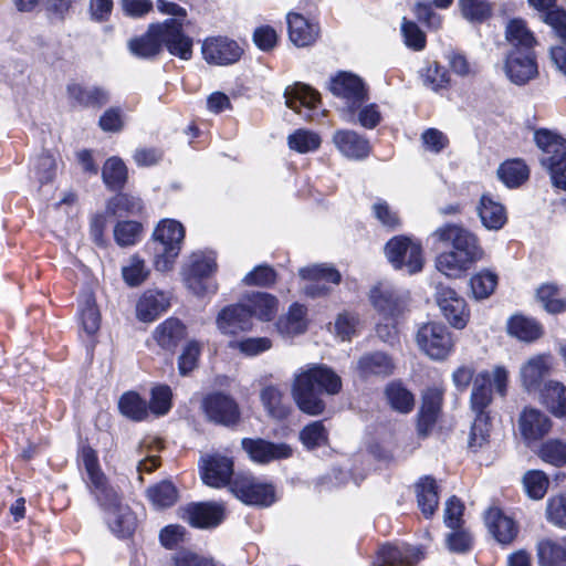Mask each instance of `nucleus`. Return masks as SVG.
<instances>
[{
    "instance_id": "nucleus-53",
    "label": "nucleus",
    "mask_w": 566,
    "mask_h": 566,
    "mask_svg": "<svg viewBox=\"0 0 566 566\" xmlns=\"http://www.w3.org/2000/svg\"><path fill=\"white\" fill-rule=\"evenodd\" d=\"M102 177L105 185L111 189H119L127 178V168L118 157H111L103 167Z\"/></svg>"
},
{
    "instance_id": "nucleus-58",
    "label": "nucleus",
    "mask_w": 566,
    "mask_h": 566,
    "mask_svg": "<svg viewBox=\"0 0 566 566\" xmlns=\"http://www.w3.org/2000/svg\"><path fill=\"white\" fill-rule=\"evenodd\" d=\"M545 516L552 525L566 530V492L548 497Z\"/></svg>"
},
{
    "instance_id": "nucleus-59",
    "label": "nucleus",
    "mask_w": 566,
    "mask_h": 566,
    "mask_svg": "<svg viewBox=\"0 0 566 566\" xmlns=\"http://www.w3.org/2000/svg\"><path fill=\"white\" fill-rule=\"evenodd\" d=\"M147 495L150 502L159 507H168L175 504L178 497V492L171 482L163 481L157 485L147 490Z\"/></svg>"
},
{
    "instance_id": "nucleus-8",
    "label": "nucleus",
    "mask_w": 566,
    "mask_h": 566,
    "mask_svg": "<svg viewBox=\"0 0 566 566\" xmlns=\"http://www.w3.org/2000/svg\"><path fill=\"white\" fill-rule=\"evenodd\" d=\"M385 253L390 264L397 270H406L413 274L421 271L423 266L422 247L409 237L397 235L390 239L385 245Z\"/></svg>"
},
{
    "instance_id": "nucleus-60",
    "label": "nucleus",
    "mask_w": 566,
    "mask_h": 566,
    "mask_svg": "<svg viewBox=\"0 0 566 566\" xmlns=\"http://www.w3.org/2000/svg\"><path fill=\"white\" fill-rule=\"evenodd\" d=\"M143 226L137 221H119L114 228V238L118 245H134L140 239Z\"/></svg>"
},
{
    "instance_id": "nucleus-42",
    "label": "nucleus",
    "mask_w": 566,
    "mask_h": 566,
    "mask_svg": "<svg viewBox=\"0 0 566 566\" xmlns=\"http://www.w3.org/2000/svg\"><path fill=\"white\" fill-rule=\"evenodd\" d=\"M143 209L142 200L128 193H118L106 205V213L116 218L137 216L143 212Z\"/></svg>"
},
{
    "instance_id": "nucleus-13",
    "label": "nucleus",
    "mask_w": 566,
    "mask_h": 566,
    "mask_svg": "<svg viewBox=\"0 0 566 566\" xmlns=\"http://www.w3.org/2000/svg\"><path fill=\"white\" fill-rule=\"evenodd\" d=\"M504 72L507 78L516 84L524 85L538 74L534 50H510Z\"/></svg>"
},
{
    "instance_id": "nucleus-6",
    "label": "nucleus",
    "mask_w": 566,
    "mask_h": 566,
    "mask_svg": "<svg viewBox=\"0 0 566 566\" xmlns=\"http://www.w3.org/2000/svg\"><path fill=\"white\" fill-rule=\"evenodd\" d=\"M329 91L343 103L340 117L347 123H354L356 112L368 101V87L364 80L350 72H338L329 81Z\"/></svg>"
},
{
    "instance_id": "nucleus-45",
    "label": "nucleus",
    "mask_w": 566,
    "mask_h": 566,
    "mask_svg": "<svg viewBox=\"0 0 566 566\" xmlns=\"http://www.w3.org/2000/svg\"><path fill=\"white\" fill-rule=\"evenodd\" d=\"M80 322L87 335H94L101 326V314L92 294H84L80 301Z\"/></svg>"
},
{
    "instance_id": "nucleus-16",
    "label": "nucleus",
    "mask_w": 566,
    "mask_h": 566,
    "mask_svg": "<svg viewBox=\"0 0 566 566\" xmlns=\"http://www.w3.org/2000/svg\"><path fill=\"white\" fill-rule=\"evenodd\" d=\"M200 475L202 482L210 488L230 486L233 475V461L231 458L219 453L208 454L201 459Z\"/></svg>"
},
{
    "instance_id": "nucleus-50",
    "label": "nucleus",
    "mask_w": 566,
    "mask_h": 566,
    "mask_svg": "<svg viewBox=\"0 0 566 566\" xmlns=\"http://www.w3.org/2000/svg\"><path fill=\"white\" fill-rule=\"evenodd\" d=\"M545 463L556 468L566 467V442L560 439H548L541 444L536 452Z\"/></svg>"
},
{
    "instance_id": "nucleus-9",
    "label": "nucleus",
    "mask_w": 566,
    "mask_h": 566,
    "mask_svg": "<svg viewBox=\"0 0 566 566\" xmlns=\"http://www.w3.org/2000/svg\"><path fill=\"white\" fill-rule=\"evenodd\" d=\"M419 349L433 360H444L453 352L454 340L449 329L440 323H427L417 333Z\"/></svg>"
},
{
    "instance_id": "nucleus-2",
    "label": "nucleus",
    "mask_w": 566,
    "mask_h": 566,
    "mask_svg": "<svg viewBox=\"0 0 566 566\" xmlns=\"http://www.w3.org/2000/svg\"><path fill=\"white\" fill-rule=\"evenodd\" d=\"M432 237L452 245L451 251L442 252L436 260L438 271L449 277L460 276L485 255L479 238L461 226H441L434 230Z\"/></svg>"
},
{
    "instance_id": "nucleus-10",
    "label": "nucleus",
    "mask_w": 566,
    "mask_h": 566,
    "mask_svg": "<svg viewBox=\"0 0 566 566\" xmlns=\"http://www.w3.org/2000/svg\"><path fill=\"white\" fill-rule=\"evenodd\" d=\"M230 491L248 505L270 506L276 501L274 486L250 474H238Z\"/></svg>"
},
{
    "instance_id": "nucleus-33",
    "label": "nucleus",
    "mask_w": 566,
    "mask_h": 566,
    "mask_svg": "<svg viewBox=\"0 0 566 566\" xmlns=\"http://www.w3.org/2000/svg\"><path fill=\"white\" fill-rule=\"evenodd\" d=\"M357 370L363 377L390 376L395 370L392 358L382 352H374L363 355L357 363Z\"/></svg>"
},
{
    "instance_id": "nucleus-37",
    "label": "nucleus",
    "mask_w": 566,
    "mask_h": 566,
    "mask_svg": "<svg viewBox=\"0 0 566 566\" xmlns=\"http://www.w3.org/2000/svg\"><path fill=\"white\" fill-rule=\"evenodd\" d=\"M539 566H562L566 564V536L559 539L544 538L537 543Z\"/></svg>"
},
{
    "instance_id": "nucleus-12",
    "label": "nucleus",
    "mask_w": 566,
    "mask_h": 566,
    "mask_svg": "<svg viewBox=\"0 0 566 566\" xmlns=\"http://www.w3.org/2000/svg\"><path fill=\"white\" fill-rule=\"evenodd\" d=\"M201 52L207 63L226 66L237 63L243 54V49L237 41L218 35L207 38Z\"/></svg>"
},
{
    "instance_id": "nucleus-43",
    "label": "nucleus",
    "mask_w": 566,
    "mask_h": 566,
    "mask_svg": "<svg viewBox=\"0 0 566 566\" xmlns=\"http://www.w3.org/2000/svg\"><path fill=\"white\" fill-rule=\"evenodd\" d=\"M528 3L539 11H545V22L549 24L557 36L566 43V12L553 9L555 0H528Z\"/></svg>"
},
{
    "instance_id": "nucleus-17",
    "label": "nucleus",
    "mask_w": 566,
    "mask_h": 566,
    "mask_svg": "<svg viewBox=\"0 0 566 566\" xmlns=\"http://www.w3.org/2000/svg\"><path fill=\"white\" fill-rule=\"evenodd\" d=\"M105 513V520L109 530L119 537H126L134 533L137 526L136 515L124 505L118 495L101 504Z\"/></svg>"
},
{
    "instance_id": "nucleus-28",
    "label": "nucleus",
    "mask_w": 566,
    "mask_h": 566,
    "mask_svg": "<svg viewBox=\"0 0 566 566\" xmlns=\"http://www.w3.org/2000/svg\"><path fill=\"white\" fill-rule=\"evenodd\" d=\"M374 307L385 316H394L405 305V296L388 283L375 285L369 293Z\"/></svg>"
},
{
    "instance_id": "nucleus-27",
    "label": "nucleus",
    "mask_w": 566,
    "mask_h": 566,
    "mask_svg": "<svg viewBox=\"0 0 566 566\" xmlns=\"http://www.w3.org/2000/svg\"><path fill=\"white\" fill-rule=\"evenodd\" d=\"M284 97L286 106L303 115L306 119H312L311 112L314 111L319 103V94L308 85L301 83L286 87Z\"/></svg>"
},
{
    "instance_id": "nucleus-25",
    "label": "nucleus",
    "mask_w": 566,
    "mask_h": 566,
    "mask_svg": "<svg viewBox=\"0 0 566 566\" xmlns=\"http://www.w3.org/2000/svg\"><path fill=\"white\" fill-rule=\"evenodd\" d=\"M218 329L224 335H237L253 326L251 313L242 303L229 305L220 311L216 319Z\"/></svg>"
},
{
    "instance_id": "nucleus-3",
    "label": "nucleus",
    "mask_w": 566,
    "mask_h": 566,
    "mask_svg": "<svg viewBox=\"0 0 566 566\" xmlns=\"http://www.w3.org/2000/svg\"><path fill=\"white\" fill-rule=\"evenodd\" d=\"M163 45L168 52L181 60L192 56V40L182 31V22L167 19L163 23L151 24L146 34L129 41L130 52L143 59H149L160 53Z\"/></svg>"
},
{
    "instance_id": "nucleus-34",
    "label": "nucleus",
    "mask_w": 566,
    "mask_h": 566,
    "mask_svg": "<svg viewBox=\"0 0 566 566\" xmlns=\"http://www.w3.org/2000/svg\"><path fill=\"white\" fill-rule=\"evenodd\" d=\"M275 326L283 337L303 334L307 328L306 307L298 303L292 304L287 313L277 319Z\"/></svg>"
},
{
    "instance_id": "nucleus-15",
    "label": "nucleus",
    "mask_w": 566,
    "mask_h": 566,
    "mask_svg": "<svg viewBox=\"0 0 566 566\" xmlns=\"http://www.w3.org/2000/svg\"><path fill=\"white\" fill-rule=\"evenodd\" d=\"M436 298L443 316L453 327L462 329L467 326L470 316L467 303L453 289L438 285Z\"/></svg>"
},
{
    "instance_id": "nucleus-49",
    "label": "nucleus",
    "mask_w": 566,
    "mask_h": 566,
    "mask_svg": "<svg viewBox=\"0 0 566 566\" xmlns=\"http://www.w3.org/2000/svg\"><path fill=\"white\" fill-rule=\"evenodd\" d=\"M507 332L524 342H533L542 335L538 323L522 315H515L509 321Z\"/></svg>"
},
{
    "instance_id": "nucleus-18",
    "label": "nucleus",
    "mask_w": 566,
    "mask_h": 566,
    "mask_svg": "<svg viewBox=\"0 0 566 566\" xmlns=\"http://www.w3.org/2000/svg\"><path fill=\"white\" fill-rule=\"evenodd\" d=\"M202 407L209 420L216 423L231 426L237 423L240 417L237 402L227 395H209L205 398Z\"/></svg>"
},
{
    "instance_id": "nucleus-5",
    "label": "nucleus",
    "mask_w": 566,
    "mask_h": 566,
    "mask_svg": "<svg viewBox=\"0 0 566 566\" xmlns=\"http://www.w3.org/2000/svg\"><path fill=\"white\" fill-rule=\"evenodd\" d=\"M534 140L543 151L541 163L548 170L553 186L566 191V139L555 132L538 129Z\"/></svg>"
},
{
    "instance_id": "nucleus-23",
    "label": "nucleus",
    "mask_w": 566,
    "mask_h": 566,
    "mask_svg": "<svg viewBox=\"0 0 566 566\" xmlns=\"http://www.w3.org/2000/svg\"><path fill=\"white\" fill-rule=\"evenodd\" d=\"M170 307V296L164 291L148 289L142 293L136 303V317L144 323H151Z\"/></svg>"
},
{
    "instance_id": "nucleus-40",
    "label": "nucleus",
    "mask_w": 566,
    "mask_h": 566,
    "mask_svg": "<svg viewBox=\"0 0 566 566\" xmlns=\"http://www.w3.org/2000/svg\"><path fill=\"white\" fill-rule=\"evenodd\" d=\"M418 506L426 517L434 514L438 504V486L436 481L429 476L421 478L416 484Z\"/></svg>"
},
{
    "instance_id": "nucleus-7",
    "label": "nucleus",
    "mask_w": 566,
    "mask_h": 566,
    "mask_svg": "<svg viewBox=\"0 0 566 566\" xmlns=\"http://www.w3.org/2000/svg\"><path fill=\"white\" fill-rule=\"evenodd\" d=\"M216 270V255L212 252L197 251L188 256L181 274L186 286L192 293L205 295L217 290L216 284L210 281Z\"/></svg>"
},
{
    "instance_id": "nucleus-38",
    "label": "nucleus",
    "mask_w": 566,
    "mask_h": 566,
    "mask_svg": "<svg viewBox=\"0 0 566 566\" xmlns=\"http://www.w3.org/2000/svg\"><path fill=\"white\" fill-rule=\"evenodd\" d=\"M476 209L482 224L489 230H500L506 222L504 207L488 195L481 197Z\"/></svg>"
},
{
    "instance_id": "nucleus-14",
    "label": "nucleus",
    "mask_w": 566,
    "mask_h": 566,
    "mask_svg": "<svg viewBox=\"0 0 566 566\" xmlns=\"http://www.w3.org/2000/svg\"><path fill=\"white\" fill-rule=\"evenodd\" d=\"M302 279L310 281L304 293L311 297H318L329 292L328 283L337 285L342 280L340 273L329 264H313L298 271Z\"/></svg>"
},
{
    "instance_id": "nucleus-36",
    "label": "nucleus",
    "mask_w": 566,
    "mask_h": 566,
    "mask_svg": "<svg viewBox=\"0 0 566 566\" xmlns=\"http://www.w3.org/2000/svg\"><path fill=\"white\" fill-rule=\"evenodd\" d=\"M260 400L268 416L275 420L285 419L291 411L289 403L284 401V392L276 385H266L260 391Z\"/></svg>"
},
{
    "instance_id": "nucleus-29",
    "label": "nucleus",
    "mask_w": 566,
    "mask_h": 566,
    "mask_svg": "<svg viewBox=\"0 0 566 566\" xmlns=\"http://www.w3.org/2000/svg\"><path fill=\"white\" fill-rule=\"evenodd\" d=\"M224 510L218 503H199L189 505L185 510L184 518L193 527L208 528L221 523Z\"/></svg>"
},
{
    "instance_id": "nucleus-57",
    "label": "nucleus",
    "mask_w": 566,
    "mask_h": 566,
    "mask_svg": "<svg viewBox=\"0 0 566 566\" xmlns=\"http://www.w3.org/2000/svg\"><path fill=\"white\" fill-rule=\"evenodd\" d=\"M490 430L491 423L489 413L475 415L469 434V448L475 451L485 446L489 442Z\"/></svg>"
},
{
    "instance_id": "nucleus-26",
    "label": "nucleus",
    "mask_w": 566,
    "mask_h": 566,
    "mask_svg": "<svg viewBox=\"0 0 566 566\" xmlns=\"http://www.w3.org/2000/svg\"><path fill=\"white\" fill-rule=\"evenodd\" d=\"M333 143L338 151L348 159L360 160L370 153L369 140L355 130H336L333 135Z\"/></svg>"
},
{
    "instance_id": "nucleus-32",
    "label": "nucleus",
    "mask_w": 566,
    "mask_h": 566,
    "mask_svg": "<svg viewBox=\"0 0 566 566\" xmlns=\"http://www.w3.org/2000/svg\"><path fill=\"white\" fill-rule=\"evenodd\" d=\"M186 335V326L175 317L165 319L153 332L154 340L166 350H174Z\"/></svg>"
},
{
    "instance_id": "nucleus-35",
    "label": "nucleus",
    "mask_w": 566,
    "mask_h": 566,
    "mask_svg": "<svg viewBox=\"0 0 566 566\" xmlns=\"http://www.w3.org/2000/svg\"><path fill=\"white\" fill-rule=\"evenodd\" d=\"M242 304L249 313H251V318L255 317L263 322L271 321L279 308L277 298L269 293L262 292L248 295Z\"/></svg>"
},
{
    "instance_id": "nucleus-11",
    "label": "nucleus",
    "mask_w": 566,
    "mask_h": 566,
    "mask_svg": "<svg viewBox=\"0 0 566 566\" xmlns=\"http://www.w3.org/2000/svg\"><path fill=\"white\" fill-rule=\"evenodd\" d=\"M81 457L86 471V484L99 505L108 500H114L118 494L108 484L107 478L98 464L95 450L91 447H83Z\"/></svg>"
},
{
    "instance_id": "nucleus-39",
    "label": "nucleus",
    "mask_w": 566,
    "mask_h": 566,
    "mask_svg": "<svg viewBox=\"0 0 566 566\" xmlns=\"http://www.w3.org/2000/svg\"><path fill=\"white\" fill-rule=\"evenodd\" d=\"M541 400L555 417L566 416V386L562 382L547 381L541 390Z\"/></svg>"
},
{
    "instance_id": "nucleus-30",
    "label": "nucleus",
    "mask_w": 566,
    "mask_h": 566,
    "mask_svg": "<svg viewBox=\"0 0 566 566\" xmlns=\"http://www.w3.org/2000/svg\"><path fill=\"white\" fill-rule=\"evenodd\" d=\"M485 524L489 532L501 544H510L517 535L518 528L513 518L506 516L500 509L491 507L485 513Z\"/></svg>"
},
{
    "instance_id": "nucleus-56",
    "label": "nucleus",
    "mask_w": 566,
    "mask_h": 566,
    "mask_svg": "<svg viewBox=\"0 0 566 566\" xmlns=\"http://www.w3.org/2000/svg\"><path fill=\"white\" fill-rule=\"evenodd\" d=\"M289 147L300 154L316 150L321 145V137L307 129H297L287 137Z\"/></svg>"
},
{
    "instance_id": "nucleus-62",
    "label": "nucleus",
    "mask_w": 566,
    "mask_h": 566,
    "mask_svg": "<svg viewBox=\"0 0 566 566\" xmlns=\"http://www.w3.org/2000/svg\"><path fill=\"white\" fill-rule=\"evenodd\" d=\"M122 275L129 286L142 284L149 275L145 261L137 255H133L127 265L123 266Z\"/></svg>"
},
{
    "instance_id": "nucleus-22",
    "label": "nucleus",
    "mask_w": 566,
    "mask_h": 566,
    "mask_svg": "<svg viewBox=\"0 0 566 566\" xmlns=\"http://www.w3.org/2000/svg\"><path fill=\"white\" fill-rule=\"evenodd\" d=\"M422 558L423 553L419 547L388 544L378 551L373 566H415Z\"/></svg>"
},
{
    "instance_id": "nucleus-52",
    "label": "nucleus",
    "mask_w": 566,
    "mask_h": 566,
    "mask_svg": "<svg viewBox=\"0 0 566 566\" xmlns=\"http://www.w3.org/2000/svg\"><path fill=\"white\" fill-rule=\"evenodd\" d=\"M537 300L543 307L552 314L566 311V297H562L558 287L555 284H543L537 289Z\"/></svg>"
},
{
    "instance_id": "nucleus-63",
    "label": "nucleus",
    "mask_w": 566,
    "mask_h": 566,
    "mask_svg": "<svg viewBox=\"0 0 566 566\" xmlns=\"http://www.w3.org/2000/svg\"><path fill=\"white\" fill-rule=\"evenodd\" d=\"M300 440L306 449H315L327 442V430L322 421H314L302 429Z\"/></svg>"
},
{
    "instance_id": "nucleus-21",
    "label": "nucleus",
    "mask_w": 566,
    "mask_h": 566,
    "mask_svg": "<svg viewBox=\"0 0 566 566\" xmlns=\"http://www.w3.org/2000/svg\"><path fill=\"white\" fill-rule=\"evenodd\" d=\"M552 367L553 357L551 354H538L530 357L520 367L522 387L528 392L538 390Z\"/></svg>"
},
{
    "instance_id": "nucleus-51",
    "label": "nucleus",
    "mask_w": 566,
    "mask_h": 566,
    "mask_svg": "<svg viewBox=\"0 0 566 566\" xmlns=\"http://www.w3.org/2000/svg\"><path fill=\"white\" fill-rule=\"evenodd\" d=\"M526 495L535 501L542 500L547 493L549 479L544 471L528 470L522 478Z\"/></svg>"
},
{
    "instance_id": "nucleus-55",
    "label": "nucleus",
    "mask_w": 566,
    "mask_h": 566,
    "mask_svg": "<svg viewBox=\"0 0 566 566\" xmlns=\"http://www.w3.org/2000/svg\"><path fill=\"white\" fill-rule=\"evenodd\" d=\"M459 8L463 18L471 22H482L493 11L490 0H459Z\"/></svg>"
},
{
    "instance_id": "nucleus-31",
    "label": "nucleus",
    "mask_w": 566,
    "mask_h": 566,
    "mask_svg": "<svg viewBox=\"0 0 566 566\" xmlns=\"http://www.w3.org/2000/svg\"><path fill=\"white\" fill-rule=\"evenodd\" d=\"M442 389L438 387L428 388L422 396V406L418 417V431L426 436L437 421L441 403Z\"/></svg>"
},
{
    "instance_id": "nucleus-20",
    "label": "nucleus",
    "mask_w": 566,
    "mask_h": 566,
    "mask_svg": "<svg viewBox=\"0 0 566 566\" xmlns=\"http://www.w3.org/2000/svg\"><path fill=\"white\" fill-rule=\"evenodd\" d=\"M552 429V420L536 408H525L518 417V430L527 446L544 438Z\"/></svg>"
},
{
    "instance_id": "nucleus-54",
    "label": "nucleus",
    "mask_w": 566,
    "mask_h": 566,
    "mask_svg": "<svg viewBox=\"0 0 566 566\" xmlns=\"http://www.w3.org/2000/svg\"><path fill=\"white\" fill-rule=\"evenodd\" d=\"M118 408L122 415L136 421L145 419L148 415L146 401L136 392L124 394L118 401Z\"/></svg>"
},
{
    "instance_id": "nucleus-1",
    "label": "nucleus",
    "mask_w": 566,
    "mask_h": 566,
    "mask_svg": "<svg viewBox=\"0 0 566 566\" xmlns=\"http://www.w3.org/2000/svg\"><path fill=\"white\" fill-rule=\"evenodd\" d=\"M342 389L340 377L325 365L310 364L293 375L291 395L301 411L318 416L325 409L319 394L336 395Z\"/></svg>"
},
{
    "instance_id": "nucleus-64",
    "label": "nucleus",
    "mask_w": 566,
    "mask_h": 566,
    "mask_svg": "<svg viewBox=\"0 0 566 566\" xmlns=\"http://www.w3.org/2000/svg\"><path fill=\"white\" fill-rule=\"evenodd\" d=\"M423 84L432 91L444 88L449 77L446 70L437 62L429 63L421 72Z\"/></svg>"
},
{
    "instance_id": "nucleus-47",
    "label": "nucleus",
    "mask_w": 566,
    "mask_h": 566,
    "mask_svg": "<svg viewBox=\"0 0 566 566\" xmlns=\"http://www.w3.org/2000/svg\"><path fill=\"white\" fill-rule=\"evenodd\" d=\"M528 175L527 166L520 159L507 160L497 169L500 180L509 188L518 187L528 178Z\"/></svg>"
},
{
    "instance_id": "nucleus-24",
    "label": "nucleus",
    "mask_w": 566,
    "mask_h": 566,
    "mask_svg": "<svg viewBox=\"0 0 566 566\" xmlns=\"http://www.w3.org/2000/svg\"><path fill=\"white\" fill-rule=\"evenodd\" d=\"M286 20L289 39L295 46L306 48L318 40L321 28L317 22L295 12L289 13Z\"/></svg>"
},
{
    "instance_id": "nucleus-48",
    "label": "nucleus",
    "mask_w": 566,
    "mask_h": 566,
    "mask_svg": "<svg viewBox=\"0 0 566 566\" xmlns=\"http://www.w3.org/2000/svg\"><path fill=\"white\" fill-rule=\"evenodd\" d=\"M386 399L389 406L400 412L408 413L415 405L413 395L400 382H390L385 390Z\"/></svg>"
},
{
    "instance_id": "nucleus-44",
    "label": "nucleus",
    "mask_w": 566,
    "mask_h": 566,
    "mask_svg": "<svg viewBox=\"0 0 566 566\" xmlns=\"http://www.w3.org/2000/svg\"><path fill=\"white\" fill-rule=\"evenodd\" d=\"M505 38L511 50H533L536 43L533 33L521 19L511 20L505 30Z\"/></svg>"
},
{
    "instance_id": "nucleus-41",
    "label": "nucleus",
    "mask_w": 566,
    "mask_h": 566,
    "mask_svg": "<svg viewBox=\"0 0 566 566\" xmlns=\"http://www.w3.org/2000/svg\"><path fill=\"white\" fill-rule=\"evenodd\" d=\"M471 409L478 413H488L486 408L492 402V389L490 388L489 371L479 373L473 381V388L470 397Z\"/></svg>"
},
{
    "instance_id": "nucleus-46",
    "label": "nucleus",
    "mask_w": 566,
    "mask_h": 566,
    "mask_svg": "<svg viewBox=\"0 0 566 566\" xmlns=\"http://www.w3.org/2000/svg\"><path fill=\"white\" fill-rule=\"evenodd\" d=\"M497 274L491 270L483 269L474 273L470 279L472 296L478 300L489 298L497 286Z\"/></svg>"
},
{
    "instance_id": "nucleus-4",
    "label": "nucleus",
    "mask_w": 566,
    "mask_h": 566,
    "mask_svg": "<svg viewBox=\"0 0 566 566\" xmlns=\"http://www.w3.org/2000/svg\"><path fill=\"white\" fill-rule=\"evenodd\" d=\"M184 239L185 228L179 221L163 219L158 222L154 229L150 245L156 271L166 273L174 269Z\"/></svg>"
},
{
    "instance_id": "nucleus-61",
    "label": "nucleus",
    "mask_w": 566,
    "mask_h": 566,
    "mask_svg": "<svg viewBox=\"0 0 566 566\" xmlns=\"http://www.w3.org/2000/svg\"><path fill=\"white\" fill-rule=\"evenodd\" d=\"M55 171V158L49 153H43L36 157L33 160L32 168L30 170L32 177L35 178L41 185L50 182L54 178Z\"/></svg>"
},
{
    "instance_id": "nucleus-19",
    "label": "nucleus",
    "mask_w": 566,
    "mask_h": 566,
    "mask_svg": "<svg viewBox=\"0 0 566 566\" xmlns=\"http://www.w3.org/2000/svg\"><path fill=\"white\" fill-rule=\"evenodd\" d=\"M241 443L250 459L258 463L287 459L293 453L292 448L286 443H273L263 439L250 438L243 439Z\"/></svg>"
}]
</instances>
